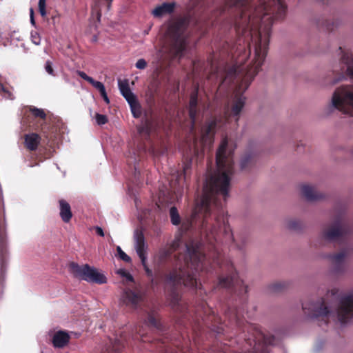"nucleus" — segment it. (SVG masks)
I'll return each mask as SVG.
<instances>
[{"mask_svg":"<svg viewBox=\"0 0 353 353\" xmlns=\"http://www.w3.org/2000/svg\"><path fill=\"white\" fill-rule=\"evenodd\" d=\"M302 307L304 314L312 319H332L345 324L353 317V292L339 294L334 288L323 299L305 301Z\"/></svg>","mask_w":353,"mask_h":353,"instance_id":"obj_4","label":"nucleus"},{"mask_svg":"<svg viewBox=\"0 0 353 353\" xmlns=\"http://www.w3.org/2000/svg\"><path fill=\"white\" fill-rule=\"evenodd\" d=\"M147 256L144 258V262L141 261V264L144 268L145 271L146 272L147 275L152 279V281L153 282L152 279V271L148 268L146 263Z\"/></svg>","mask_w":353,"mask_h":353,"instance_id":"obj_39","label":"nucleus"},{"mask_svg":"<svg viewBox=\"0 0 353 353\" xmlns=\"http://www.w3.org/2000/svg\"><path fill=\"white\" fill-rule=\"evenodd\" d=\"M170 216L171 222L173 225H179L180 223V216L175 207H172L170 210Z\"/></svg>","mask_w":353,"mask_h":353,"instance_id":"obj_26","label":"nucleus"},{"mask_svg":"<svg viewBox=\"0 0 353 353\" xmlns=\"http://www.w3.org/2000/svg\"><path fill=\"white\" fill-rule=\"evenodd\" d=\"M118 85L120 92L126 99V101L132 100V98L135 97L130 89L128 81L126 79H119Z\"/></svg>","mask_w":353,"mask_h":353,"instance_id":"obj_21","label":"nucleus"},{"mask_svg":"<svg viewBox=\"0 0 353 353\" xmlns=\"http://www.w3.org/2000/svg\"><path fill=\"white\" fill-rule=\"evenodd\" d=\"M95 119L98 125H103L108 121L106 116L101 114H97Z\"/></svg>","mask_w":353,"mask_h":353,"instance_id":"obj_37","label":"nucleus"},{"mask_svg":"<svg viewBox=\"0 0 353 353\" xmlns=\"http://www.w3.org/2000/svg\"><path fill=\"white\" fill-rule=\"evenodd\" d=\"M134 248L141 261L144 262V258L146 256L147 245L145 242V238L142 231L136 230L134 233Z\"/></svg>","mask_w":353,"mask_h":353,"instance_id":"obj_12","label":"nucleus"},{"mask_svg":"<svg viewBox=\"0 0 353 353\" xmlns=\"http://www.w3.org/2000/svg\"><path fill=\"white\" fill-rule=\"evenodd\" d=\"M238 9L235 27L239 38L235 48L238 54L232 66H242L254 48V66L265 63L271 26L274 19L282 17L285 10L283 0H231Z\"/></svg>","mask_w":353,"mask_h":353,"instance_id":"obj_2","label":"nucleus"},{"mask_svg":"<svg viewBox=\"0 0 353 353\" xmlns=\"http://www.w3.org/2000/svg\"><path fill=\"white\" fill-rule=\"evenodd\" d=\"M284 286H285L284 283H279L274 284L273 285V288H274V290H279L283 288Z\"/></svg>","mask_w":353,"mask_h":353,"instance_id":"obj_47","label":"nucleus"},{"mask_svg":"<svg viewBox=\"0 0 353 353\" xmlns=\"http://www.w3.org/2000/svg\"><path fill=\"white\" fill-rule=\"evenodd\" d=\"M345 254L343 252H339L337 254L333 255L331 257L332 263L336 266L337 269H340L341 267L343 265L345 259Z\"/></svg>","mask_w":353,"mask_h":353,"instance_id":"obj_24","label":"nucleus"},{"mask_svg":"<svg viewBox=\"0 0 353 353\" xmlns=\"http://www.w3.org/2000/svg\"><path fill=\"white\" fill-rule=\"evenodd\" d=\"M78 74L79 75L82 77L83 79H84L85 80L88 81V82L90 81V79H92V77H90L89 76H88L85 72H78Z\"/></svg>","mask_w":353,"mask_h":353,"instance_id":"obj_43","label":"nucleus"},{"mask_svg":"<svg viewBox=\"0 0 353 353\" xmlns=\"http://www.w3.org/2000/svg\"><path fill=\"white\" fill-rule=\"evenodd\" d=\"M186 256L184 264L179 263L165 279L168 286L176 287L184 285L190 288H196L200 284L196 273L203 270L205 265V256L201 249V243L192 242L185 245Z\"/></svg>","mask_w":353,"mask_h":353,"instance_id":"obj_5","label":"nucleus"},{"mask_svg":"<svg viewBox=\"0 0 353 353\" xmlns=\"http://www.w3.org/2000/svg\"><path fill=\"white\" fill-rule=\"evenodd\" d=\"M30 22L32 25H35L34 18V10L30 8Z\"/></svg>","mask_w":353,"mask_h":353,"instance_id":"obj_46","label":"nucleus"},{"mask_svg":"<svg viewBox=\"0 0 353 353\" xmlns=\"http://www.w3.org/2000/svg\"><path fill=\"white\" fill-rule=\"evenodd\" d=\"M95 230H96V232L98 235L101 236H104V232H103V229L101 228V227H99V226H96L94 228Z\"/></svg>","mask_w":353,"mask_h":353,"instance_id":"obj_44","label":"nucleus"},{"mask_svg":"<svg viewBox=\"0 0 353 353\" xmlns=\"http://www.w3.org/2000/svg\"><path fill=\"white\" fill-rule=\"evenodd\" d=\"M146 65H147L146 61L145 59H140L136 63V65L135 66H146Z\"/></svg>","mask_w":353,"mask_h":353,"instance_id":"obj_42","label":"nucleus"},{"mask_svg":"<svg viewBox=\"0 0 353 353\" xmlns=\"http://www.w3.org/2000/svg\"><path fill=\"white\" fill-rule=\"evenodd\" d=\"M41 141L40 136L37 133H30L25 135V145L31 151H34L37 149L38 145Z\"/></svg>","mask_w":353,"mask_h":353,"instance_id":"obj_16","label":"nucleus"},{"mask_svg":"<svg viewBox=\"0 0 353 353\" xmlns=\"http://www.w3.org/2000/svg\"><path fill=\"white\" fill-rule=\"evenodd\" d=\"M117 274H119L126 282H132L133 277L132 274L125 269H119L117 270Z\"/></svg>","mask_w":353,"mask_h":353,"instance_id":"obj_27","label":"nucleus"},{"mask_svg":"<svg viewBox=\"0 0 353 353\" xmlns=\"http://www.w3.org/2000/svg\"><path fill=\"white\" fill-rule=\"evenodd\" d=\"M148 321L150 325H152L153 326L157 325V322H156V320L154 319V318L150 316L148 319Z\"/></svg>","mask_w":353,"mask_h":353,"instance_id":"obj_49","label":"nucleus"},{"mask_svg":"<svg viewBox=\"0 0 353 353\" xmlns=\"http://www.w3.org/2000/svg\"><path fill=\"white\" fill-rule=\"evenodd\" d=\"M180 237L175 238L169 248H162L157 252L153 258V262L156 265H160L166 260L172 252L176 250L180 245Z\"/></svg>","mask_w":353,"mask_h":353,"instance_id":"obj_11","label":"nucleus"},{"mask_svg":"<svg viewBox=\"0 0 353 353\" xmlns=\"http://www.w3.org/2000/svg\"><path fill=\"white\" fill-rule=\"evenodd\" d=\"M130 106V109L133 116L138 118L141 116V107L138 103L135 97L132 98V100L127 101Z\"/></svg>","mask_w":353,"mask_h":353,"instance_id":"obj_23","label":"nucleus"},{"mask_svg":"<svg viewBox=\"0 0 353 353\" xmlns=\"http://www.w3.org/2000/svg\"><path fill=\"white\" fill-rule=\"evenodd\" d=\"M242 72L244 74L241 79V83L236 90V96L231 103L230 108L228 106L223 117L215 118L209 121L205 127L201 129V138L200 140H194L190 145V152L196 158L200 159L205 150L210 149L213 141L214 134L217 129L222 128L228 123L229 116L235 117L237 123L240 114L244 108L245 97L241 92L245 91L249 86L251 81L256 74V68H242Z\"/></svg>","mask_w":353,"mask_h":353,"instance_id":"obj_3","label":"nucleus"},{"mask_svg":"<svg viewBox=\"0 0 353 353\" xmlns=\"http://www.w3.org/2000/svg\"><path fill=\"white\" fill-rule=\"evenodd\" d=\"M234 150L233 144L228 142L227 137L223 138L216 154V170L206 176L203 195L196 203L191 222L188 221L182 225L184 230H188L194 222L199 221L210 241L211 236L216 239L219 232L223 233L226 239L234 240L228 218L221 210L223 204L219 199L222 196L225 200L228 196L234 174Z\"/></svg>","mask_w":353,"mask_h":353,"instance_id":"obj_1","label":"nucleus"},{"mask_svg":"<svg viewBox=\"0 0 353 353\" xmlns=\"http://www.w3.org/2000/svg\"><path fill=\"white\" fill-rule=\"evenodd\" d=\"M123 302L132 307H137L143 300V294L141 292L127 290L122 296Z\"/></svg>","mask_w":353,"mask_h":353,"instance_id":"obj_13","label":"nucleus"},{"mask_svg":"<svg viewBox=\"0 0 353 353\" xmlns=\"http://www.w3.org/2000/svg\"><path fill=\"white\" fill-rule=\"evenodd\" d=\"M31 41L35 45H39L41 43V37L38 32H31Z\"/></svg>","mask_w":353,"mask_h":353,"instance_id":"obj_38","label":"nucleus"},{"mask_svg":"<svg viewBox=\"0 0 353 353\" xmlns=\"http://www.w3.org/2000/svg\"><path fill=\"white\" fill-rule=\"evenodd\" d=\"M59 205L61 219L64 222L68 223L72 216L70 204L64 200H60Z\"/></svg>","mask_w":353,"mask_h":353,"instance_id":"obj_20","label":"nucleus"},{"mask_svg":"<svg viewBox=\"0 0 353 353\" xmlns=\"http://www.w3.org/2000/svg\"><path fill=\"white\" fill-rule=\"evenodd\" d=\"M39 11L40 14L44 17L46 16V0H39L38 3Z\"/></svg>","mask_w":353,"mask_h":353,"instance_id":"obj_32","label":"nucleus"},{"mask_svg":"<svg viewBox=\"0 0 353 353\" xmlns=\"http://www.w3.org/2000/svg\"><path fill=\"white\" fill-rule=\"evenodd\" d=\"M185 29L186 24L184 21H174L170 23L165 34L167 46L158 54L161 63H174L184 55L186 48Z\"/></svg>","mask_w":353,"mask_h":353,"instance_id":"obj_6","label":"nucleus"},{"mask_svg":"<svg viewBox=\"0 0 353 353\" xmlns=\"http://www.w3.org/2000/svg\"><path fill=\"white\" fill-rule=\"evenodd\" d=\"M301 195L309 201H317L322 198V194L317 192L314 187L309 184L301 186Z\"/></svg>","mask_w":353,"mask_h":353,"instance_id":"obj_14","label":"nucleus"},{"mask_svg":"<svg viewBox=\"0 0 353 353\" xmlns=\"http://www.w3.org/2000/svg\"><path fill=\"white\" fill-rule=\"evenodd\" d=\"M0 91H3L5 93L4 97L6 98L10 99H13V97H12V94L10 92L6 91L5 88L1 83H0Z\"/></svg>","mask_w":353,"mask_h":353,"instance_id":"obj_41","label":"nucleus"},{"mask_svg":"<svg viewBox=\"0 0 353 353\" xmlns=\"http://www.w3.org/2000/svg\"><path fill=\"white\" fill-rule=\"evenodd\" d=\"M30 111L33 114V115L36 117H39L41 119H45L46 117V114L43 109H39L35 107H32L30 108Z\"/></svg>","mask_w":353,"mask_h":353,"instance_id":"obj_31","label":"nucleus"},{"mask_svg":"<svg viewBox=\"0 0 353 353\" xmlns=\"http://www.w3.org/2000/svg\"><path fill=\"white\" fill-rule=\"evenodd\" d=\"M337 54L340 56L341 63L346 66H353V54L349 49L340 46L337 50Z\"/></svg>","mask_w":353,"mask_h":353,"instance_id":"obj_17","label":"nucleus"},{"mask_svg":"<svg viewBox=\"0 0 353 353\" xmlns=\"http://www.w3.org/2000/svg\"><path fill=\"white\" fill-rule=\"evenodd\" d=\"M89 83H91L97 90H98L100 93L102 91L103 92L104 90H105L102 83L95 81L92 78V79H90Z\"/></svg>","mask_w":353,"mask_h":353,"instance_id":"obj_34","label":"nucleus"},{"mask_svg":"<svg viewBox=\"0 0 353 353\" xmlns=\"http://www.w3.org/2000/svg\"><path fill=\"white\" fill-rule=\"evenodd\" d=\"M70 269L75 277L89 283H105L106 277L94 267L87 264L79 265L76 263L70 264Z\"/></svg>","mask_w":353,"mask_h":353,"instance_id":"obj_8","label":"nucleus"},{"mask_svg":"<svg viewBox=\"0 0 353 353\" xmlns=\"http://www.w3.org/2000/svg\"><path fill=\"white\" fill-rule=\"evenodd\" d=\"M100 94H101V97H103V100L105 101V103H109L110 100L108 97L105 90H104L103 92L102 91Z\"/></svg>","mask_w":353,"mask_h":353,"instance_id":"obj_45","label":"nucleus"},{"mask_svg":"<svg viewBox=\"0 0 353 353\" xmlns=\"http://www.w3.org/2000/svg\"><path fill=\"white\" fill-rule=\"evenodd\" d=\"M299 226V222L295 219H291L286 222V227L291 230H296Z\"/></svg>","mask_w":353,"mask_h":353,"instance_id":"obj_35","label":"nucleus"},{"mask_svg":"<svg viewBox=\"0 0 353 353\" xmlns=\"http://www.w3.org/2000/svg\"><path fill=\"white\" fill-rule=\"evenodd\" d=\"M52 62H50V61H48L46 62V66L50 67V66H51V65H52Z\"/></svg>","mask_w":353,"mask_h":353,"instance_id":"obj_51","label":"nucleus"},{"mask_svg":"<svg viewBox=\"0 0 353 353\" xmlns=\"http://www.w3.org/2000/svg\"><path fill=\"white\" fill-rule=\"evenodd\" d=\"M347 78L353 79V67H352V68H347L346 76H345L343 74L340 75L337 79H333L332 81V84H336L339 81H341V80H342L343 79H347Z\"/></svg>","mask_w":353,"mask_h":353,"instance_id":"obj_28","label":"nucleus"},{"mask_svg":"<svg viewBox=\"0 0 353 353\" xmlns=\"http://www.w3.org/2000/svg\"><path fill=\"white\" fill-rule=\"evenodd\" d=\"M174 8V3H163L161 5L156 7L152 12L155 17H161L165 14H170L173 12Z\"/></svg>","mask_w":353,"mask_h":353,"instance_id":"obj_18","label":"nucleus"},{"mask_svg":"<svg viewBox=\"0 0 353 353\" xmlns=\"http://www.w3.org/2000/svg\"><path fill=\"white\" fill-rule=\"evenodd\" d=\"M197 90H194L190 97V107H189V114L192 120V131L193 130L194 125L196 122V114H197Z\"/></svg>","mask_w":353,"mask_h":353,"instance_id":"obj_19","label":"nucleus"},{"mask_svg":"<svg viewBox=\"0 0 353 353\" xmlns=\"http://www.w3.org/2000/svg\"><path fill=\"white\" fill-rule=\"evenodd\" d=\"M253 161V156L252 154H246L242 157L241 160V169L246 168Z\"/></svg>","mask_w":353,"mask_h":353,"instance_id":"obj_29","label":"nucleus"},{"mask_svg":"<svg viewBox=\"0 0 353 353\" xmlns=\"http://www.w3.org/2000/svg\"><path fill=\"white\" fill-rule=\"evenodd\" d=\"M46 70L47 73L50 75L54 76L53 68H46Z\"/></svg>","mask_w":353,"mask_h":353,"instance_id":"obj_48","label":"nucleus"},{"mask_svg":"<svg viewBox=\"0 0 353 353\" xmlns=\"http://www.w3.org/2000/svg\"><path fill=\"white\" fill-rule=\"evenodd\" d=\"M111 345L108 347V349H111L112 351H118L119 350V344L120 343V340L115 339L114 342H110Z\"/></svg>","mask_w":353,"mask_h":353,"instance_id":"obj_40","label":"nucleus"},{"mask_svg":"<svg viewBox=\"0 0 353 353\" xmlns=\"http://www.w3.org/2000/svg\"><path fill=\"white\" fill-rule=\"evenodd\" d=\"M330 108L353 117V85H343L336 89Z\"/></svg>","mask_w":353,"mask_h":353,"instance_id":"obj_7","label":"nucleus"},{"mask_svg":"<svg viewBox=\"0 0 353 353\" xmlns=\"http://www.w3.org/2000/svg\"><path fill=\"white\" fill-rule=\"evenodd\" d=\"M247 330L249 336L245 340L250 346L253 345L256 352L259 351L263 345H274L278 343V340L274 336L265 334L256 325H248Z\"/></svg>","mask_w":353,"mask_h":353,"instance_id":"obj_9","label":"nucleus"},{"mask_svg":"<svg viewBox=\"0 0 353 353\" xmlns=\"http://www.w3.org/2000/svg\"><path fill=\"white\" fill-rule=\"evenodd\" d=\"M151 130V123L150 121H146L143 124L138 128V131L140 134H148Z\"/></svg>","mask_w":353,"mask_h":353,"instance_id":"obj_30","label":"nucleus"},{"mask_svg":"<svg viewBox=\"0 0 353 353\" xmlns=\"http://www.w3.org/2000/svg\"><path fill=\"white\" fill-rule=\"evenodd\" d=\"M347 232V225L342 221H336L323 233L325 239L334 241L342 236Z\"/></svg>","mask_w":353,"mask_h":353,"instance_id":"obj_10","label":"nucleus"},{"mask_svg":"<svg viewBox=\"0 0 353 353\" xmlns=\"http://www.w3.org/2000/svg\"><path fill=\"white\" fill-rule=\"evenodd\" d=\"M70 341V336L65 331L57 332L52 339V343L55 347L62 348L65 346Z\"/></svg>","mask_w":353,"mask_h":353,"instance_id":"obj_15","label":"nucleus"},{"mask_svg":"<svg viewBox=\"0 0 353 353\" xmlns=\"http://www.w3.org/2000/svg\"><path fill=\"white\" fill-rule=\"evenodd\" d=\"M223 59V58L221 57V55H219L218 57L217 55L213 54L208 58V62L211 65H213L214 64H222L221 63L218 62L217 59Z\"/></svg>","mask_w":353,"mask_h":353,"instance_id":"obj_36","label":"nucleus"},{"mask_svg":"<svg viewBox=\"0 0 353 353\" xmlns=\"http://www.w3.org/2000/svg\"><path fill=\"white\" fill-rule=\"evenodd\" d=\"M117 254L119 256V257L125 261V262H130L131 261V258L127 255L123 250L121 248L120 246H117Z\"/></svg>","mask_w":353,"mask_h":353,"instance_id":"obj_33","label":"nucleus"},{"mask_svg":"<svg viewBox=\"0 0 353 353\" xmlns=\"http://www.w3.org/2000/svg\"><path fill=\"white\" fill-rule=\"evenodd\" d=\"M242 314V312L241 310H235L228 312L227 314L230 321H234L237 325L240 324L241 321V316Z\"/></svg>","mask_w":353,"mask_h":353,"instance_id":"obj_25","label":"nucleus"},{"mask_svg":"<svg viewBox=\"0 0 353 353\" xmlns=\"http://www.w3.org/2000/svg\"><path fill=\"white\" fill-rule=\"evenodd\" d=\"M188 168H189V165H186L184 168H183V174H184V177L186 176V174H187V172H188Z\"/></svg>","mask_w":353,"mask_h":353,"instance_id":"obj_50","label":"nucleus"},{"mask_svg":"<svg viewBox=\"0 0 353 353\" xmlns=\"http://www.w3.org/2000/svg\"><path fill=\"white\" fill-rule=\"evenodd\" d=\"M228 270L230 272V275L227 276H223L219 279V285L221 288H228L232 284L235 283L236 282V274L233 272V268L230 266L228 268Z\"/></svg>","mask_w":353,"mask_h":353,"instance_id":"obj_22","label":"nucleus"}]
</instances>
